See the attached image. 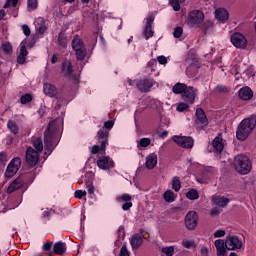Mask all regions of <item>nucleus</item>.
Here are the masks:
<instances>
[{
    "instance_id": "f257e3e1",
    "label": "nucleus",
    "mask_w": 256,
    "mask_h": 256,
    "mask_svg": "<svg viewBox=\"0 0 256 256\" xmlns=\"http://www.w3.org/2000/svg\"><path fill=\"white\" fill-rule=\"evenodd\" d=\"M256 127V116L253 115L249 118H245L238 125L236 130V137L238 141H245L249 135H251L253 128Z\"/></svg>"
},
{
    "instance_id": "f03ea898",
    "label": "nucleus",
    "mask_w": 256,
    "mask_h": 256,
    "mask_svg": "<svg viewBox=\"0 0 256 256\" xmlns=\"http://www.w3.org/2000/svg\"><path fill=\"white\" fill-rule=\"evenodd\" d=\"M234 167L237 173H239L240 175H247V173H250L251 169L253 168L249 157L243 154L235 156Z\"/></svg>"
},
{
    "instance_id": "7ed1b4c3",
    "label": "nucleus",
    "mask_w": 256,
    "mask_h": 256,
    "mask_svg": "<svg viewBox=\"0 0 256 256\" xmlns=\"http://www.w3.org/2000/svg\"><path fill=\"white\" fill-rule=\"evenodd\" d=\"M114 125L115 122L108 120L104 122V127L97 133L98 142L101 144L100 151H102V153H105V150L107 149V143H109V131L110 129H113Z\"/></svg>"
},
{
    "instance_id": "20e7f679",
    "label": "nucleus",
    "mask_w": 256,
    "mask_h": 256,
    "mask_svg": "<svg viewBox=\"0 0 256 256\" xmlns=\"http://www.w3.org/2000/svg\"><path fill=\"white\" fill-rule=\"evenodd\" d=\"M205 19V14L201 10H192L187 16V25L189 27L199 28Z\"/></svg>"
},
{
    "instance_id": "39448f33",
    "label": "nucleus",
    "mask_w": 256,
    "mask_h": 256,
    "mask_svg": "<svg viewBox=\"0 0 256 256\" xmlns=\"http://www.w3.org/2000/svg\"><path fill=\"white\" fill-rule=\"evenodd\" d=\"M71 45L73 51H75V55L78 61H83L87 55V50L85 49V44L83 41L76 37L72 40Z\"/></svg>"
},
{
    "instance_id": "423d86ee",
    "label": "nucleus",
    "mask_w": 256,
    "mask_h": 256,
    "mask_svg": "<svg viewBox=\"0 0 256 256\" xmlns=\"http://www.w3.org/2000/svg\"><path fill=\"white\" fill-rule=\"evenodd\" d=\"M172 140L184 149H193V145H195V140L189 136H173Z\"/></svg>"
},
{
    "instance_id": "0eeeda50",
    "label": "nucleus",
    "mask_w": 256,
    "mask_h": 256,
    "mask_svg": "<svg viewBox=\"0 0 256 256\" xmlns=\"http://www.w3.org/2000/svg\"><path fill=\"white\" fill-rule=\"evenodd\" d=\"M225 246L228 251H235V249H241L243 242L237 236H227L225 240Z\"/></svg>"
},
{
    "instance_id": "6e6552de",
    "label": "nucleus",
    "mask_w": 256,
    "mask_h": 256,
    "mask_svg": "<svg viewBox=\"0 0 256 256\" xmlns=\"http://www.w3.org/2000/svg\"><path fill=\"white\" fill-rule=\"evenodd\" d=\"M41 152L36 151L35 149L29 147L26 150V162L30 167H35L39 163V154Z\"/></svg>"
},
{
    "instance_id": "1a4fd4ad",
    "label": "nucleus",
    "mask_w": 256,
    "mask_h": 256,
    "mask_svg": "<svg viewBox=\"0 0 256 256\" xmlns=\"http://www.w3.org/2000/svg\"><path fill=\"white\" fill-rule=\"evenodd\" d=\"M197 221H199L197 212L190 211L185 216V227L188 228L189 231H193V229L197 227Z\"/></svg>"
},
{
    "instance_id": "9d476101",
    "label": "nucleus",
    "mask_w": 256,
    "mask_h": 256,
    "mask_svg": "<svg viewBox=\"0 0 256 256\" xmlns=\"http://www.w3.org/2000/svg\"><path fill=\"white\" fill-rule=\"evenodd\" d=\"M195 124L198 127V129H205V127L209 125V120H207V115H205V111H203V109L201 108H198L196 110Z\"/></svg>"
},
{
    "instance_id": "9b49d317",
    "label": "nucleus",
    "mask_w": 256,
    "mask_h": 256,
    "mask_svg": "<svg viewBox=\"0 0 256 256\" xmlns=\"http://www.w3.org/2000/svg\"><path fill=\"white\" fill-rule=\"evenodd\" d=\"M231 43L236 49H245L247 47V38L241 33H234L231 36Z\"/></svg>"
},
{
    "instance_id": "f8f14e48",
    "label": "nucleus",
    "mask_w": 256,
    "mask_h": 256,
    "mask_svg": "<svg viewBox=\"0 0 256 256\" xmlns=\"http://www.w3.org/2000/svg\"><path fill=\"white\" fill-rule=\"evenodd\" d=\"M115 162L109 156H100L97 160V166L102 171H109V169H113Z\"/></svg>"
},
{
    "instance_id": "ddd939ff",
    "label": "nucleus",
    "mask_w": 256,
    "mask_h": 256,
    "mask_svg": "<svg viewBox=\"0 0 256 256\" xmlns=\"http://www.w3.org/2000/svg\"><path fill=\"white\" fill-rule=\"evenodd\" d=\"M21 169V158H14L7 166L5 175L7 177H13Z\"/></svg>"
},
{
    "instance_id": "4468645a",
    "label": "nucleus",
    "mask_w": 256,
    "mask_h": 256,
    "mask_svg": "<svg viewBox=\"0 0 256 256\" xmlns=\"http://www.w3.org/2000/svg\"><path fill=\"white\" fill-rule=\"evenodd\" d=\"M197 93V89L186 86V89L184 90V93L182 94V99L186 103H190V105H193L195 103V95Z\"/></svg>"
},
{
    "instance_id": "2eb2a0df",
    "label": "nucleus",
    "mask_w": 256,
    "mask_h": 256,
    "mask_svg": "<svg viewBox=\"0 0 256 256\" xmlns=\"http://www.w3.org/2000/svg\"><path fill=\"white\" fill-rule=\"evenodd\" d=\"M155 21V16L149 15L146 18V25L144 28V37L145 39H151L153 37V22Z\"/></svg>"
},
{
    "instance_id": "dca6fc26",
    "label": "nucleus",
    "mask_w": 256,
    "mask_h": 256,
    "mask_svg": "<svg viewBox=\"0 0 256 256\" xmlns=\"http://www.w3.org/2000/svg\"><path fill=\"white\" fill-rule=\"evenodd\" d=\"M133 198L129 194H122L120 196H117L116 201L118 203H124L122 205L123 211H129L131 207H133V203L131 202Z\"/></svg>"
},
{
    "instance_id": "f3484780",
    "label": "nucleus",
    "mask_w": 256,
    "mask_h": 256,
    "mask_svg": "<svg viewBox=\"0 0 256 256\" xmlns=\"http://www.w3.org/2000/svg\"><path fill=\"white\" fill-rule=\"evenodd\" d=\"M53 125H55V122L50 121L44 133V139L48 149H51V147H53Z\"/></svg>"
},
{
    "instance_id": "a211bd4d",
    "label": "nucleus",
    "mask_w": 256,
    "mask_h": 256,
    "mask_svg": "<svg viewBox=\"0 0 256 256\" xmlns=\"http://www.w3.org/2000/svg\"><path fill=\"white\" fill-rule=\"evenodd\" d=\"M230 201L231 200H229V198L225 196H217V195L212 196V202L219 209H225V207L229 205Z\"/></svg>"
},
{
    "instance_id": "6ab92c4d",
    "label": "nucleus",
    "mask_w": 256,
    "mask_h": 256,
    "mask_svg": "<svg viewBox=\"0 0 256 256\" xmlns=\"http://www.w3.org/2000/svg\"><path fill=\"white\" fill-rule=\"evenodd\" d=\"M67 251V244L65 242H56L51 251V255H65Z\"/></svg>"
},
{
    "instance_id": "aec40b11",
    "label": "nucleus",
    "mask_w": 256,
    "mask_h": 256,
    "mask_svg": "<svg viewBox=\"0 0 256 256\" xmlns=\"http://www.w3.org/2000/svg\"><path fill=\"white\" fill-rule=\"evenodd\" d=\"M215 247L217 251V256H226L227 255V246L225 245V240L218 239L215 241Z\"/></svg>"
},
{
    "instance_id": "412c9836",
    "label": "nucleus",
    "mask_w": 256,
    "mask_h": 256,
    "mask_svg": "<svg viewBox=\"0 0 256 256\" xmlns=\"http://www.w3.org/2000/svg\"><path fill=\"white\" fill-rule=\"evenodd\" d=\"M23 178H16L10 185L8 186L7 193H15V191L21 189L23 187Z\"/></svg>"
},
{
    "instance_id": "4be33fe9",
    "label": "nucleus",
    "mask_w": 256,
    "mask_h": 256,
    "mask_svg": "<svg viewBox=\"0 0 256 256\" xmlns=\"http://www.w3.org/2000/svg\"><path fill=\"white\" fill-rule=\"evenodd\" d=\"M157 154L155 153H150L147 157H146V162H145V166L147 169H155V167H157Z\"/></svg>"
},
{
    "instance_id": "5701e85b",
    "label": "nucleus",
    "mask_w": 256,
    "mask_h": 256,
    "mask_svg": "<svg viewBox=\"0 0 256 256\" xmlns=\"http://www.w3.org/2000/svg\"><path fill=\"white\" fill-rule=\"evenodd\" d=\"M215 17L218 19V21L225 23V21L229 20V11H227L225 8L216 9Z\"/></svg>"
},
{
    "instance_id": "b1692460",
    "label": "nucleus",
    "mask_w": 256,
    "mask_h": 256,
    "mask_svg": "<svg viewBox=\"0 0 256 256\" xmlns=\"http://www.w3.org/2000/svg\"><path fill=\"white\" fill-rule=\"evenodd\" d=\"M238 95L243 101H249V99L253 98V90L246 86L239 90Z\"/></svg>"
},
{
    "instance_id": "393cba45",
    "label": "nucleus",
    "mask_w": 256,
    "mask_h": 256,
    "mask_svg": "<svg viewBox=\"0 0 256 256\" xmlns=\"http://www.w3.org/2000/svg\"><path fill=\"white\" fill-rule=\"evenodd\" d=\"M73 73V64L71 61H64L62 63V75L64 77H71Z\"/></svg>"
},
{
    "instance_id": "a878e982",
    "label": "nucleus",
    "mask_w": 256,
    "mask_h": 256,
    "mask_svg": "<svg viewBox=\"0 0 256 256\" xmlns=\"http://www.w3.org/2000/svg\"><path fill=\"white\" fill-rule=\"evenodd\" d=\"M213 148L216 151V153H222L223 149L225 147V144L223 143V138L216 136L212 142Z\"/></svg>"
},
{
    "instance_id": "bb28decb",
    "label": "nucleus",
    "mask_w": 256,
    "mask_h": 256,
    "mask_svg": "<svg viewBox=\"0 0 256 256\" xmlns=\"http://www.w3.org/2000/svg\"><path fill=\"white\" fill-rule=\"evenodd\" d=\"M139 91H149L153 87V83L149 79H142L137 82Z\"/></svg>"
},
{
    "instance_id": "cd10ccee",
    "label": "nucleus",
    "mask_w": 256,
    "mask_h": 256,
    "mask_svg": "<svg viewBox=\"0 0 256 256\" xmlns=\"http://www.w3.org/2000/svg\"><path fill=\"white\" fill-rule=\"evenodd\" d=\"M142 244H143V236L139 234H135L132 236L130 240V245L132 249H139V247H141Z\"/></svg>"
},
{
    "instance_id": "c85d7f7f",
    "label": "nucleus",
    "mask_w": 256,
    "mask_h": 256,
    "mask_svg": "<svg viewBox=\"0 0 256 256\" xmlns=\"http://www.w3.org/2000/svg\"><path fill=\"white\" fill-rule=\"evenodd\" d=\"M34 25H40V26L36 27V29L40 35H43V33H45L47 31V26H45V18H43V17H38L35 20Z\"/></svg>"
},
{
    "instance_id": "c756f323",
    "label": "nucleus",
    "mask_w": 256,
    "mask_h": 256,
    "mask_svg": "<svg viewBox=\"0 0 256 256\" xmlns=\"http://www.w3.org/2000/svg\"><path fill=\"white\" fill-rule=\"evenodd\" d=\"M27 53V46H25V44H21L20 53L17 57V63L19 65H23L25 63V57H27Z\"/></svg>"
},
{
    "instance_id": "7c9ffc66",
    "label": "nucleus",
    "mask_w": 256,
    "mask_h": 256,
    "mask_svg": "<svg viewBox=\"0 0 256 256\" xmlns=\"http://www.w3.org/2000/svg\"><path fill=\"white\" fill-rule=\"evenodd\" d=\"M44 93L48 95V97H55L57 95V88L49 83L44 84Z\"/></svg>"
},
{
    "instance_id": "2f4dec72",
    "label": "nucleus",
    "mask_w": 256,
    "mask_h": 256,
    "mask_svg": "<svg viewBox=\"0 0 256 256\" xmlns=\"http://www.w3.org/2000/svg\"><path fill=\"white\" fill-rule=\"evenodd\" d=\"M185 89H187V85L181 82L176 83L173 88L172 91L173 93H175V95H183V93H185Z\"/></svg>"
},
{
    "instance_id": "473e14b6",
    "label": "nucleus",
    "mask_w": 256,
    "mask_h": 256,
    "mask_svg": "<svg viewBox=\"0 0 256 256\" xmlns=\"http://www.w3.org/2000/svg\"><path fill=\"white\" fill-rule=\"evenodd\" d=\"M137 143V148L138 149H143L145 147H149L151 145V138H141L136 141Z\"/></svg>"
},
{
    "instance_id": "72a5a7b5",
    "label": "nucleus",
    "mask_w": 256,
    "mask_h": 256,
    "mask_svg": "<svg viewBox=\"0 0 256 256\" xmlns=\"http://www.w3.org/2000/svg\"><path fill=\"white\" fill-rule=\"evenodd\" d=\"M33 147L35 148L34 151H38V153H43V140L41 138H34Z\"/></svg>"
},
{
    "instance_id": "f704fd0d",
    "label": "nucleus",
    "mask_w": 256,
    "mask_h": 256,
    "mask_svg": "<svg viewBox=\"0 0 256 256\" xmlns=\"http://www.w3.org/2000/svg\"><path fill=\"white\" fill-rule=\"evenodd\" d=\"M162 256H173L175 255V247L174 246H165L161 248Z\"/></svg>"
},
{
    "instance_id": "c9c22d12",
    "label": "nucleus",
    "mask_w": 256,
    "mask_h": 256,
    "mask_svg": "<svg viewBox=\"0 0 256 256\" xmlns=\"http://www.w3.org/2000/svg\"><path fill=\"white\" fill-rule=\"evenodd\" d=\"M7 127L9 131L13 133V135H17V133H19V126L17 125V122L8 120Z\"/></svg>"
},
{
    "instance_id": "e433bc0d",
    "label": "nucleus",
    "mask_w": 256,
    "mask_h": 256,
    "mask_svg": "<svg viewBox=\"0 0 256 256\" xmlns=\"http://www.w3.org/2000/svg\"><path fill=\"white\" fill-rule=\"evenodd\" d=\"M187 199H190V201H195L199 199V192L195 189H191L186 193Z\"/></svg>"
},
{
    "instance_id": "4c0bfd02",
    "label": "nucleus",
    "mask_w": 256,
    "mask_h": 256,
    "mask_svg": "<svg viewBox=\"0 0 256 256\" xmlns=\"http://www.w3.org/2000/svg\"><path fill=\"white\" fill-rule=\"evenodd\" d=\"M172 189L176 191V193L181 189V180L177 176L172 178Z\"/></svg>"
},
{
    "instance_id": "58836bf2",
    "label": "nucleus",
    "mask_w": 256,
    "mask_h": 256,
    "mask_svg": "<svg viewBox=\"0 0 256 256\" xmlns=\"http://www.w3.org/2000/svg\"><path fill=\"white\" fill-rule=\"evenodd\" d=\"M58 43L60 47H67V43H69V41L67 40V36H65V33L63 32L59 33Z\"/></svg>"
},
{
    "instance_id": "ea45409f",
    "label": "nucleus",
    "mask_w": 256,
    "mask_h": 256,
    "mask_svg": "<svg viewBox=\"0 0 256 256\" xmlns=\"http://www.w3.org/2000/svg\"><path fill=\"white\" fill-rule=\"evenodd\" d=\"M164 199L166 203H173V201H175V193H173L171 190H167L164 193Z\"/></svg>"
},
{
    "instance_id": "a19ab883",
    "label": "nucleus",
    "mask_w": 256,
    "mask_h": 256,
    "mask_svg": "<svg viewBox=\"0 0 256 256\" xmlns=\"http://www.w3.org/2000/svg\"><path fill=\"white\" fill-rule=\"evenodd\" d=\"M181 3H185V0H169V4L175 11L181 9Z\"/></svg>"
},
{
    "instance_id": "79ce46f5",
    "label": "nucleus",
    "mask_w": 256,
    "mask_h": 256,
    "mask_svg": "<svg viewBox=\"0 0 256 256\" xmlns=\"http://www.w3.org/2000/svg\"><path fill=\"white\" fill-rule=\"evenodd\" d=\"M1 49L4 51V53H6V55H11V53H13V47L10 43L2 44Z\"/></svg>"
},
{
    "instance_id": "37998d69",
    "label": "nucleus",
    "mask_w": 256,
    "mask_h": 256,
    "mask_svg": "<svg viewBox=\"0 0 256 256\" xmlns=\"http://www.w3.org/2000/svg\"><path fill=\"white\" fill-rule=\"evenodd\" d=\"M31 101H33V96H31V94H25L20 98V103H22V105H27V103H31Z\"/></svg>"
},
{
    "instance_id": "c03bdc74",
    "label": "nucleus",
    "mask_w": 256,
    "mask_h": 256,
    "mask_svg": "<svg viewBox=\"0 0 256 256\" xmlns=\"http://www.w3.org/2000/svg\"><path fill=\"white\" fill-rule=\"evenodd\" d=\"M17 3H19V0H6L3 7L4 9H9V7H13L15 9V7H17Z\"/></svg>"
},
{
    "instance_id": "a18cd8bd",
    "label": "nucleus",
    "mask_w": 256,
    "mask_h": 256,
    "mask_svg": "<svg viewBox=\"0 0 256 256\" xmlns=\"http://www.w3.org/2000/svg\"><path fill=\"white\" fill-rule=\"evenodd\" d=\"M42 249L47 251L49 255H51V251H53V242H46L43 244Z\"/></svg>"
},
{
    "instance_id": "49530a36",
    "label": "nucleus",
    "mask_w": 256,
    "mask_h": 256,
    "mask_svg": "<svg viewBox=\"0 0 256 256\" xmlns=\"http://www.w3.org/2000/svg\"><path fill=\"white\" fill-rule=\"evenodd\" d=\"M173 35H174L175 39H179V37H181V35H183V27H180V26L176 27L174 29Z\"/></svg>"
},
{
    "instance_id": "de8ad7c7",
    "label": "nucleus",
    "mask_w": 256,
    "mask_h": 256,
    "mask_svg": "<svg viewBox=\"0 0 256 256\" xmlns=\"http://www.w3.org/2000/svg\"><path fill=\"white\" fill-rule=\"evenodd\" d=\"M187 109H189V104L187 102H182L177 106V111H180V113H183V111H187Z\"/></svg>"
},
{
    "instance_id": "09e8293b",
    "label": "nucleus",
    "mask_w": 256,
    "mask_h": 256,
    "mask_svg": "<svg viewBox=\"0 0 256 256\" xmlns=\"http://www.w3.org/2000/svg\"><path fill=\"white\" fill-rule=\"evenodd\" d=\"M202 29L205 31V33H211L213 31V24H201Z\"/></svg>"
},
{
    "instance_id": "8fccbe9b",
    "label": "nucleus",
    "mask_w": 256,
    "mask_h": 256,
    "mask_svg": "<svg viewBox=\"0 0 256 256\" xmlns=\"http://www.w3.org/2000/svg\"><path fill=\"white\" fill-rule=\"evenodd\" d=\"M37 0H28V9L35 10L38 7Z\"/></svg>"
},
{
    "instance_id": "3c124183",
    "label": "nucleus",
    "mask_w": 256,
    "mask_h": 256,
    "mask_svg": "<svg viewBox=\"0 0 256 256\" xmlns=\"http://www.w3.org/2000/svg\"><path fill=\"white\" fill-rule=\"evenodd\" d=\"M87 195V191H83V190H77L74 193V196L76 197V199H83V197H85Z\"/></svg>"
},
{
    "instance_id": "603ef678",
    "label": "nucleus",
    "mask_w": 256,
    "mask_h": 256,
    "mask_svg": "<svg viewBox=\"0 0 256 256\" xmlns=\"http://www.w3.org/2000/svg\"><path fill=\"white\" fill-rule=\"evenodd\" d=\"M182 245H183V247H185V249H192V247H195V242H193V241H183Z\"/></svg>"
},
{
    "instance_id": "864d4df0",
    "label": "nucleus",
    "mask_w": 256,
    "mask_h": 256,
    "mask_svg": "<svg viewBox=\"0 0 256 256\" xmlns=\"http://www.w3.org/2000/svg\"><path fill=\"white\" fill-rule=\"evenodd\" d=\"M22 30L26 37H29L31 35V28H29L27 24L22 25Z\"/></svg>"
},
{
    "instance_id": "5fc2aeb1",
    "label": "nucleus",
    "mask_w": 256,
    "mask_h": 256,
    "mask_svg": "<svg viewBox=\"0 0 256 256\" xmlns=\"http://www.w3.org/2000/svg\"><path fill=\"white\" fill-rule=\"evenodd\" d=\"M119 256H129V251L127 250V245H123Z\"/></svg>"
},
{
    "instance_id": "6e6d98bb",
    "label": "nucleus",
    "mask_w": 256,
    "mask_h": 256,
    "mask_svg": "<svg viewBox=\"0 0 256 256\" xmlns=\"http://www.w3.org/2000/svg\"><path fill=\"white\" fill-rule=\"evenodd\" d=\"M88 194L90 195H95V187L93 186L92 183H89L86 187Z\"/></svg>"
},
{
    "instance_id": "4d7b16f0",
    "label": "nucleus",
    "mask_w": 256,
    "mask_h": 256,
    "mask_svg": "<svg viewBox=\"0 0 256 256\" xmlns=\"http://www.w3.org/2000/svg\"><path fill=\"white\" fill-rule=\"evenodd\" d=\"M157 60H158V63H160V65H167V57H165V56H158Z\"/></svg>"
},
{
    "instance_id": "13d9d810",
    "label": "nucleus",
    "mask_w": 256,
    "mask_h": 256,
    "mask_svg": "<svg viewBox=\"0 0 256 256\" xmlns=\"http://www.w3.org/2000/svg\"><path fill=\"white\" fill-rule=\"evenodd\" d=\"M0 161H2V163L9 161V157L7 156V154L5 152H0Z\"/></svg>"
},
{
    "instance_id": "bf43d9fd",
    "label": "nucleus",
    "mask_w": 256,
    "mask_h": 256,
    "mask_svg": "<svg viewBox=\"0 0 256 256\" xmlns=\"http://www.w3.org/2000/svg\"><path fill=\"white\" fill-rule=\"evenodd\" d=\"M200 253H201V256H209V248L203 246V247L201 248Z\"/></svg>"
},
{
    "instance_id": "052dcab7",
    "label": "nucleus",
    "mask_w": 256,
    "mask_h": 256,
    "mask_svg": "<svg viewBox=\"0 0 256 256\" xmlns=\"http://www.w3.org/2000/svg\"><path fill=\"white\" fill-rule=\"evenodd\" d=\"M214 237H225V230H217L215 233H214Z\"/></svg>"
},
{
    "instance_id": "680f3d73",
    "label": "nucleus",
    "mask_w": 256,
    "mask_h": 256,
    "mask_svg": "<svg viewBox=\"0 0 256 256\" xmlns=\"http://www.w3.org/2000/svg\"><path fill=\"white\" fill-rule=\"evenodd\" d=\"M55 214V210H45L42 215L43 217H49L50 215Z\"/></svg>"
},
{
    "instance_id": "e2e57ef3",
    "label": "nucleus",
    "mask_w": 256,
    "mask_h": 256,
    "mask_svg": "<svg viewBox=\"0 0 256 256\" xmlns=\"http://www.w3.org/2000/svg\"><path fill=\"white\" fill-rule=\"evenodd\" d=\"M210 213H211L212 217H217V215H219V213H220L218 206L213 208Z\"/></svg>"
},
{
    "instance_id": "0e129e2a",
    "label": "nucleus",
    "mask_w": 256,
    "mask_h": 256,
    "mask_svg": "<svg viewBox=\"0 0 256 256\" xmlns=\"http://www.w3.org/2000/svg\"><path fill=\"white\" fill-rule=\"evenodd\" d=\"M99 149H100L99 145H94V146H92L91 153L93 155H97V153H99Z\"/></svg>"
},
{
    "instance_id": "69168bd1",
    "label": "nucleus",
    "mask_w": 256,
    "mask_h": 256,
    "mask_svg": "<svg viewBox=\"0 0 256 256\" xmlns=\"http://www.w3.org/2000/svg\"><path fill=\"white\" fill-rule=\"evenodd\" d=\"M57 61H59V58L57 57V55L54 54L51 58V63L55 64L57 63Z\"/></svg>"
},
{
    "instance_id": "338daca9",
    "label": "nucleus",
    "mask_w": 256,
    "mask_h": 256,
    "mask_svg": "<svg viewBox=\"0 0 256 256\" xmlns=\"http://www.w3.org/2000/svg\"><path fill=\"white\" fill-rule=\"evenodd\" d=\"M5 15H7V13L5 12V10L0 9V21L5 17Z\"/></svg>"
},
{
    "instance_id": "774afa93",
    "label": "nucleus",
    "mask_w": 256,
    "mask_h": 256,
    "mask_svg": "<svg viewBox=\"0 0 256 256\" xmlns=\"http://www.w3.org/2000/svg\"><path fill=\"white\" fill-rule=\"evenodd\" d=\"M39 115H44L45 114V107L41 106V108L38 110Z\"/></svg>"
}]
</instances>
